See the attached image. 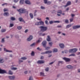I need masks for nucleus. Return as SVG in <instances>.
<instances>
[{"label":"nucleus","instance_id":"obj_23","mask_svg":"<svg viewBox=\"0 0 80 80\" xmlns=\"http://www.w3.org/2000/svg\"><path fill=\"white\" fill-rule=\"evenodd\" d=\"M44 25V22L42 21L39 22V25Z\"/></svg>","mask_w":80,"mask_h":80},{"label":"nucleus","instance_id":"obj_41","mask_svg":"<svg viewBox=\"0 0 80 80\" xmlns=\"http://www.w3.org/2000/svg\"><path fill=\"white\" fill-rule=\"evenodd\" d=\"M1 42L2 43H4V42H5V38H3L2 39V40H1Z\"/></svg>","mask_w":80,"mask_h":80},{"label":"nucleus","instance_id":"obj_1","mask_svg":"<svg viewBox=\"0 0 80 80\" xmlns=\"http://www.w3.org/2000/svg\"><path fill=\"white\" fill-rule=\"evenodd\" d=\"M39 28L41 29V31L42 32H46L48 29V27L46 26H41L39 27Z\"/></svg>","mask_w":80,"mask_h":80},{"label":"nucleus","instance_id":"obj_49","mask_svg":"<svg viewBox=\"0 0 80 80\" xmlns=\"http://www.w3.org/2000/svg\"><path fill=\"white\" fill-rule=\"evenodd\" d=\"M57 51H58V50L57 49H54L53 50V52H57Z\"/></svg>","mask_w":80,"mask_h":80},{"label":"nucleus","instance_id":"obj_58","mask_svg":"<svg viewBox=\"0 0 80 80\" xmlns=\"http://www.w3.org/2000/svg\"><path fill=\"white\" fill-rule=\"evenodd\" d=\"M41 54H42V55H44V54H46V53L45 52H42L41 53Z\"/></svg>","mask_w":80,"mask_h":80},{"label":"nucleus","instance_id":"obj_39","mask_svg":"<svg viewBox=\"0 0 80 80\" xmlns=\"http://www.w3.org/2000/svg\"><path fill=\"white\" fill-rule=\"evenodd\" d=\"M49 46L50 47H52V42H50L48 43Z\"/></svg>","mask_w":80,"mask_h":80},{"label":"nucleus","instance_id":"obj_18","mask_svg":"<svg viewBox=\"0 0 80 80\" xmlns=\"http://www.w3.org/2000/svg\"><path fill=\"white\" fill-rule=\"evenodd\" d=\"M3 15L4 16H6V17H8V16H9V13H8V12H5L3 14Z\"/></svg>","mask_w":80,"mask_h":80},{"label":"nucleus","instance_id":"obj_2","mask_svg":"<svg viewBox=\"0 0 80 80\" xmlns=\"http://www.w3.org/2000/svg\"><path fill=\"white\" fill-rule=\"evenodd\" d=\"M77 50H78V49L76 48H75L69 50L68 52L69 53H75V52H76Z\"/></svg>","mask_w":80,"mask_h":80},{"label":"nucleus","instance_id":"obj_22","mask_svg":"<svg viewBox=\"0 0 80 80\" xmlns=\"http://www.w3.org/2000/svg\"><path fill=\"white\" fill-rule=\"evenodd\" d=\"M24 3V0H21L20 1V3L21 5H22Z\"/></svg>","mask_w":80,"mask_h":80},{"label":"nucleus","instance_id":"obj_40","mask_svg":"<svg viewBox=\"0 0 80 80\" xmlns=\"http://www.w3.org/2000/svg\"><path fill=\"white\" fill-rule=\"evenodd\" d=\"M44 74H45L43 72H40V75L41 76H44Z\"/></svg>","mask_w":80,"mask_h":80},{"label":"nucleus","instance_id":"obj_7","mask_svg":"<svg viewBox=\"0 0 80 80\" xmlns=\"http://www.w3.org/2000/svg\"><path fill=\"white\" fill-rule=\"evenodd\" d=\"M45 63V61L43 60H38L37 62V63L38 64H43Z\"/></svg>","mask_w":80,"mask_h":80},{"label":"nucleus","instance_id":"obj_16","mask_svg":"<svg viewBox=\"0 0 80 80\" xmlns=\"http://www.w3.org/2000/svg\"><path fill=\"white\" fill-rule=\"evenodd\" d=\"M47 40L48 42H50V41H51V38H50V36H48V38H47Z\"/></svg>","mask_w":80,"mask_h":80},{"label":"nucleus","instance_id":"obj_48","mask_svg":"<svg viewBox=\"0 0 80 80\" xmlns=\"http://www.w3.org/2000/svg\"><path fill=\"white\" fill-rule=\"evenodd\" d=\"M21 62H23V61L19 59L18 61L19 63V64H20V63H21Z\"/></svg>","mask_w":80,"mask_h":80},{"label":"nucleus","instance_id":"obj_43","mask_svg":"<svg viewBox=\"0 0 80 80\" xmlns=\"http://www.w3.org/2000/svg\"><path fill=\"white\" fill-rule=\"evenodd\" d=\"M45 48H46L45 50H49V49L50 48V47H46H46H45Z\"/></svg>","mask_w":80,"mask_h":80},{"label":"nucleus","instance_id":"obj_35","mask_svg":"<svg viewBox=\"0 0 80 80\" xmlns=\"http://www.w3.org/2000/svg\"><path fill=\"white\" fill-rule=\"evenodd\" d=\"M35 43L34 42L33 43H32V44H31L30 46V47H33V46H35Z\"/></svg>","mask_w":80,"mask_h":80},{"label":"nucleus","instance_id":"obj_31","mask_svg":"<svg viewBox=\"0 0 80 80\" xmlns=\"http://www.w3.org/2000/svg\"><path fill=\"white\" fill-rule=\"evenodd\" d=\"M30 17L31 18H33V14L32 13H30Z\"/></svg>","mask_w":80,"mask_h":80},{"label":"nucleus","instance_id":"obj_32","mask_svg":"<svg viewBox=\"0 0 80 80\" xmlns=\"http://www.w3.org/2000/svg\"><path fill=\"white\" fill-rule=\"evenodd\" d=\"M17 28L18 30H21V29L22 28V26H19Z\"/></svg>","mask_w":80,"mask_h":80},{"label":"nucleus","instance_id":"obj_34","mask_svg":"<svg viewBox=\"0 0 80 80\" xmlns=\"http://www.w3.org/2000/svg\"><path fill=\"white\" fill-rule=\"evenodd\" d=\"M4 12H8V9L7 8H4L3 9Z\"/></svg>","mask_w":80,"mask_h":80},{"label":"nucleus","instance_id":"obj_12","mask_svg":"<svg viewBox=\"0 0 80 80\" xmlns=\"http://www.w3.org/2000/svg\"><path fill=\"white\" fill-rule=\"evenodd\" d=\"M59 46L61 48H63L65 47V45L63 44H59Z\"/></svg>","mask_w":80,"mask_h":80},{"label":"nucleus","instance_id":"obj_28","mask_svg":"<svg viewBox=\"0 0 80 80\" xmlns=\"http://www.w3.org/2000/svg\"><path fill=\"white\" fill-rule=\"evenodd\" d=\"M13 26H14V24H13V23H10L9 27H13Z\"/></svg>","mask_w":80,"mask_h":80},{"label":"nucleus","instance_id":"obj_27","mask_svg":"<svg viewBox=\"0 0 80 80\" xmlns=\"http://www.w3.org/2000/svg\"><path fill=\"white\" fill-rule=\"evenodd\" d=\"M57 13H60L61 14H62V11L61 10H58L57 12Z\"/></svg>","mask_w":80,"mask_h":80},{"label":"nucleus","instance_id":"obj_5","mask_svg":"<svg viewBox=\"0 0 80 80\" xmlns=\"http://www.w3.org/2000/svg\"><path fill=\"white\" fill-rule=\"evenodd\" d=\"M44 3L47 4V5H50L51 4L52 2L50 1H48V0H44Z\"/></svg>","mask_w":80,"mask_h":80},{"label":"nucleus","instance_id":"obj_36","mask_svg":"<svg viewBox=\"0 0 80 80\" xmlns=\"http://www.w3.org/2000/svg\"><path fill=\"white\" fill-rule=\"evenodd\" d=\"M71 27H72L71 25H68L66 26V28H70Z\"/></svg>","mask_w":80,"mask_h":80},{"label":"nucleus","instance_id":"obj_61","mask_svg":"<svg viewBox=\"0 0 80 80\" xmlns=\"http://www.w3.org/2000/svg\"><path fill=\"white\" fill-rule=\"evenodd\" d=\"M62 35H63V36H65L66 35V34L65 33H62Z\"/></svg>","mask_w":80,"mask_h":80},{"label":"nucleus","instance_id":"obj_63","mask_svg":"<svg viewBox=\"0 0 80 80\" xmlns=\"http://www.w3.org/2000/svg\"><path fill=\"white\" fill-rule=\"evenodd\" d=\"M71 16H72V17H74V16H75V14H71Z\"/></svg>","mask_w":80,"mask_h":80},{"label":"nucleus","instance_id":"obj_29","mask_svg":"<svg viewBox=\"0 0 80 80\" xmlns=\"http://www.w3.org/2000/svg\"><path fill=\"white\" fill-rule=\"evenodd\" d=\"M21 60H27V58L26 57H22L21 58Z\"/></svg>","mask_w":80,"mask_h":80},{"label":"nucleus","instance_id":"obj_50","mask_svg":"<svg viewBox=\"0 0 80 80\" xmlns=\"http://www.w3.org/2000/svg\"><path fill=\"white\" fill-rule=\"evenodd\" d=\"M45 23L46 25H48V21L46 20L45 21Z\"/></svg>","mask_w":80,"mask_h":80},{"label":"nucleus","instance_id":"obj_52","mask_svg":"<svg viewBox=\"0 0 80 80\" xmlns=\"http://www.w3.org/2000/svg\"><path fill=\"white\" fill-rule=\"evenodd\" d=\"M70 22H73V18H71L70 19Z\"/></svg>","mask_w":80,"mask_h":80},{"label":"nucleus","instance_id":"obj_6","mask_svg":"<svg viewBox=\"0 0 80 80\" xmlns=\"http://www.w3.org/2000/svg\"><path fill=\"white\" fill-rule=\"evenodd\" d=\"M0 73H7V71L4 70H2L0 68Z\"/></svg>","mask_w":80,"mask_h":80},{"label":"nucleus","instance_id":"obj_51","mask_svg":"<svg viewBox=\"0 0 80 80\" xmlns=\"http://www.w3.org/2000/svg\"><path fill=\"white\" fill-rule=\"evenodd\" d=\"M53 23V21H49V23L51 24H52Z\"/></svg>","mask_w":80,"mask_h":80},{"label":"nucleus","instance_id":"obj_24","mask_svg":"<svg viewBox=\"0 0 80 80\" xmlns=\"http://www.w3.org/2000/svg\"><path fill=\"white\" fill-rule=\"evenodd\" d=\"M6 30H7L6 29H2L1 30V32L2 33H3L4 32H6Z\"/></svg>","mask_w":80,"mask_h":80},{"label":"nucleus","instance_id":"obj_37","mask_svg":"<svg viewBox=\"0 0 80 80\" xmlns=\"http://www.w3.org/2000/svg\"><path fill=\"white\" fill-rule=\"evenodd\" d=\"M70 56H72V57H75V54L74 53H72L69 55Z\"/></svg>","mask_w":80,"mask_h":80},{"label":"nucleus","instance_id":"obj_30","mask_svg":"<svg viewBox=\"0 0 80 80\" xmlns=\"http://www.w3.org/2000/svg\"><path fill=\"white\" fill-rule=\"evenodd\" d=\"M9 75H13V72L11 71V70H9Z\"/></svg>","mask_w":80,"mask_h":80},{"label":"nucleus","instance_id":"obj_11","mask_svg":"<svg viewBox=\"0 0 80 80\" xmlns=\"http://www.w3.org/2000/svg\"><path fill=\"white\" fill-rule=\"evenodd\" d=\"M42 43L44 47H46V44H47V41H44L42 42Z\"/></svg>","mask_w":80,"mask_h":80},{"label":"nucleus","instance_id":"obj_13","mask_svg":"<svg viewBox=\"0 0 80 80\" xmlns=\"http://www.w3.org/2000/svg\"><path fill=\"white\" fill-rule=\"evenodd\" d=\"M71 4V2L70 1H68V2L67 4L65 6V7H67V6H68L69 5H70Z\"/></svg>","mask_w":80,"mask_h":80},{"label":"nucleus","instance_id":"obj_15","mask_svg":"<svg viewBox=\"0 0 80 80\" xmlns=\"http://www.w3.org/2000/svg\"><path fill=\"white\" fill-rule=\"evenodd\" d=\"M67 68L68 69H72L73 66H71V65H68L67 66Z\"/></svg>","mask_w":80,"mask_h":80},{"label":"nucleus","instance_id":"obj_9","mask_svg":"<svg viewBox=\"0 0 80 80\" xmlns=\"http://www.w3.org/2000/svg\"><path fill=\"white\" fill-rule=\"evenodd\" d=\"M15 78V76H8V78L10 80H14Z\"/></svg>","mask_w":80,"mask_h":80},{"label":"nucleus","instance_id":"obj_4","mask_svg":"<svg viewBox=\"0 0 80 80\" xmlns=\"http://www.w3.org/2000/svg\"><path fill=\"white\" fill-rule=\"evenodd\" d=\"M63 60H64L66 62H70V60H71V59L70 58H63Z\"/></svg>","mask_w":80,"mask_h":80},{"label":"nucleus","instance_id":"obj_53","mask_svg":"<svg viewBox=\"0 0 80 80\" xmlns=\"http://www.w3.org/2000/svg\"><path fill=\"white\" fill-rule=\"evenodd\" d=\"M64 52L65 53H68V50H65L64 51Z\"/></svg>","mask_w":80,"mask_h":80},{"label":"nucleus","instance_id":"obj_44","mask_svg":"<svg viewBox=\"0 0 80 80\" xmlns=\"http://www.w3.org/2000/svg\"><path fill=\"white\" fill-rule=\"evenodd\" d=\"M41 8L42 10H44L45 9V8L43 6H41Z\"/></svg>","mask_w":80,"mask_h":80},{"label":"nucleus","instance_id":"obj_20","mask_svg":"<svg viewBox=\"0 0 80 80\" xmlns=\"http://www.w3.org/2000/svg\"><path fill=\"white\" fill-rule=\"evenodd\" d=\"M25 3L26 4H28V5H30V2L28 0H26L25 1Z\"/></svg>","mask_w":80,"mask_h":80},{"label":"nucleus","instance_id":"obj_42","mask_svg":"<svg viewBox=\"0 0 80 80\" xmlns=\"http://www.w3.org/2000/svg\"><path fill=\"white\" fill-rule=\"evenodd\" d=\"M63 63V61H58V64L59 65L60 63H61V64H62Z\"/></svg>","mask_w":80,"mask_h":80},{"label":"nucleus","instance_id":"obj_21","mask_svg":"<svg viewBox=\"0 0 80 80\" xmlns=\"http://www.w3.org/2000/svg\"><path fill=\"white\" fill-rule=\"evenodd\" d=\"M46 52V54H47V53H50L52 52V51L49 50V51H47L45 52Z\"/></svg>","mask_w":80,"mask_h":80},{"label":"nucleus","instance_id":"obj_38","mask_svg":"<svg viewBox=\"0 0 80 80\" xmlns=\"http://www.w3.org/2000/svg\"><path fill=\"white\" fill-rule=\"evenodd\" d=\"M65 22L66 23H68V19H66L65 20Z\"/></svg>","mask_w":80,"mask_h":80},{"label":"nucleus","instance_id":"obj_10","mask_svg":"<svg viewBox=\"0 0 80 80\" xmlns=\"http://www.w3.org/2000/svg\"><path fill=\"white\" fill-rule=\"evenodd\" d=\"M32 39H33V36L31 35L28 38L27 40L29 42L30 41H31V40H32Z\"/></svg>","mask_w":80,"mask_h":80},{"label":"nucleus","instance_id":"obj_59","mask_svg":"<svg viewBox=\"0 0 80 80\" xmlns=\"http://www.w3.org/2000/svg\"><path fill=\"white\" fill-rule=\"evenodd\" d=\"M18 0H14V2L15 3H17V2H18Z\"/></svg>","mask_w":80,"mask_h":80},{"label":"nucleus","instance_id":"obj_14","mask_svg":"<svg viewBox=\"0 0 80 80\" xmlns=\"http://www.w3.org/2000/svg\"><path fill=\"white\" fill-rule=\"evenodd\" d=\"M4 51H5L6 52H9L10 53L12 52V51H10V50H8L7 49H6V48H4Z\"/></svg>","mask_w":80,"mask_h":80},{"label":"nucleus","instance_id":"obj_62","mask_svg":"<svg viewBox=\"0 0 80 80\" xmlns=\"http://www.w3.org/2000/svg\"><path fill=\"white\" fill-rule=\"evenodd\" d=\"M53 63H54V62H51L49 64V65H52V64H53Z\"/></svg>","mask_w":80,"mask_h":80},{"label":"nucleus","instance_id":"obj_54","mask_svg":"<svg viewBox=\"0 0 80 80\" xmlns=\"http://www.w3.org/2000/svg\"><path fill=\"white\" fill-rule=\"evenodd\" d=\"M58 28H62V26L61 25H58L57 26Z\"/></svg>","mask_w":80,"mask_h":80},{"label":"nucleus","instance_id":"obj_64","mask_svg":"<svg viewBox=\"0 0 80 80\" xmlns=\"http://www.w3.org/2000/svg\"><path fill=\"white\" fill-rule=\"evenodd\" d=\"M28 32V29L26 30L25 31V33H27Z\"/></svg>","mask_w":80,"mask_h":80},{"label":"nucleus","instance_id":"obj_57","mask_svg":"<svg viewBox=\"0 0 80 80\" xmlns=\"http://www.w3.org/2000/svg\"><path fill=\"white\" fill-rule=\"evenodd\" d=\"M37 50H42V49H40V48L38 47V48H37Z\"/></svg>","mask_w":80,"mask_h":80},{"label":"nucleus","instance_id":"obj_19","mask_svg":"<svg viewBox=\"0 0 80 80\" xmlns=\"http://www.w3.org/2000/svg\"><path fill=\"white\" fill-rule=\"evenodd\" d=\"M5 62V60L3 58H0V63H2Z\"/></svg>","mask_w":80,"mask_h":80},{"label":"nucleus","instance_id":"obj_46","mask_svg":"<svg viewBox=\"0 0 80 80\" xmlns=\"http://www.w3.org/2000/svg\"><path fill=\"white\" fill-rule=\"evenodd\" d=\"M45 71L46 72H48V70H49V68H47L45 69Z\"/></svg>","mask_w":80,"mask_h":80},{"label":"nucleus","instance_id":"obj_17","mask_svg":"<svg viewBox=\"0 0 80 80\" xmlns=\"http://www.w3.org/2000/svg\"><path fill=\"white\" fill-rule=\"evenodd\" d=\"M18 19L20 22H23L24 23H25V21H24L22 18H19Z\"/></svg>","mask_w":80,"mask_h":80},{"label":"nucleus","instance_id":"obj_3","mask_svg":"<svg viewBox=\"0 0 80 80\" xmlns=\"http://www.w3.org/2000/svg\"><path fill=\"white\" fill-rule=\"evenodd\" d=\"M17 10L18 12H20V13H24L25 12V9L23 8L19 9Z\"/></svg>","mask_w":80,"mask_h":80},{"label":"nucleus","instance_id":"obj_47","mask_svg":"<svg viewBox=\"0 0 80 80\" xmlns=\"http://www.w3.org/2000/svg\"><path fill=\"white\" fill-rule=\"evenodd\" d=\"M41 41L42 40H39L37 41V43H38L41 42Z\"/></svg>","mask_w":80,"mask_h":80},{"label":"nucleus","instance_id":"obj_56","mask_svg":"<svg viewBox=\"0 0 80 80\" xmlns=\"http://www.w3.org/2000/svg\"><path fill=\"white\" fill-rule=\"evenodd\" d=\"M43 58H44V57L43 56H42L41 57L40 59L41 60H42V59H43Z\"/></svg>","mask_w":80,"mask_h":80},{"label":"nucleus","instance_id":"obj_33","mask_svg":"<svg viewBox=\"0 0 80 80\" xmlns=\"http://www.w3.org/2000/svg\"><path fill=\"white\" fill-rule=\"evenodd\" d=\"M35 25H40V22H37L35 23Z\"/></svg>","mask_w":80,"mask_h":80},{"label":"nucleus","instance_id":"obj_45","mask_svg":"<svg viewBox=\"0 0 80 80\" xmlns=\"http://www.w3.org/2000/svg\"><path fill=\"white\" fill-rule=\"evenodd\" d=\"M31 55L32 56H34L35 54H34V52H33V51L31 53Z\"/></svg>","mask_w":80,"mask_h":80},{"label":"nucleus","instance_id":"obj_26","mask_svg":"<svg viewBox=\"0 0 80 80\" xmlns=\"http://www.w3.org/2000/svg\"><path fill=\"white\" fill-rule=\"evenodd\" d=\"M10 19L11 20L14 21V20H15L16 19L14 17H11L10 18Z\"/></svg>","mask_w":80,"mask_h":80},{"label":"nucleus","instance_id":"obj_8","mask_svg":"<svg viewBox=\"0 0 80 80\" xmlns=\"http://www.w3.org/2000/svg\"><path fill=\"white\" fill-rule=\"evenodd\" d=\"M72 28L73 29H75L77 28H80V25H76V26H73Z\"/></svg>","mask_w":80,"mask_h":80},{"label":"nucleus","instance_id":"obj_25","mask_svg":"<svg viewBox=\"0 0 80 80\" xmlns=\"http://www.w3.org/2000/svg\"><path fill=\"white\" fill-rule=\"evenodd\" d=\"M11 70H17V68H11Z\"/></svg>","mask_w":80,"mask_h":80},{"label":"nucleus","instance_id":"obj_55","mask_svg":"<svg viewBox=\"0 0 80 80\" xmlns=\"http://www.w3.org/2000/svg\"><path fill=\"white\" fill-rule=\"evenodd\" d=\"M54 23H60V21H56L54 22Z\"/></svg>","mask_w":80,"mask_h":80},{"label":"nucleus","instance_id":"obj_60","mask_svg":"<svg viewBox=\"0 0 80 80\" xmlns=\"http://www.w3.org/2000/svg\"><path fill=\"white\" fill-rule=\"evenodd\" d=\"M27 73H28V71H26L24 72V73L25 74H27Z\"/></svg>","mask_w":80,"mask_h":80}]
</instances>
